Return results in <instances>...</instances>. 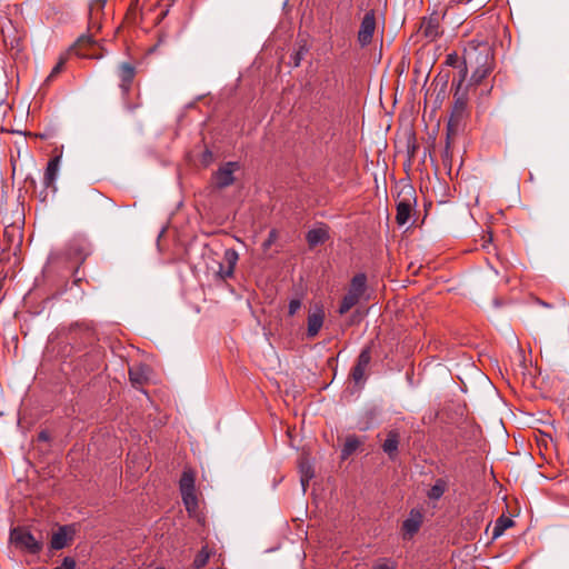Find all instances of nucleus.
<instances>
[{
	"mask_svg": "<svg viewBox=\"0 0 569 569\" xmlns=\"http://www.w3.org/2000/svg\"><path fill=\"white\" fill-rule=\"evenodd\" d=\"M399 433L396 430H390L387 435V439L382 445L383 451L392 458L398 451Z\"/></svg>",
	"mask_w": 569,
	"mask_h": 569,
	"instance_id": "nucleus-19",
	"label": "nucleus"
},
{
	"mask_svg": "<svg viewBox=\"0 0 569 569\" xmlns=\"http://www.w3.org/2000/svg\"><path fill=\"white\" fill-rule=\"evenodd\" d=\"M239 256L234 249H227L223 253V260L219 264L218 274L221 279L231 278L234 272Z\"/></svg>",
	"mask_w": 569,
	"mask_h": 569,
	"instance_id": "nucleus-10",
	"label": "nucleus"
},
{
	"mask_svg": "<svg viewBox=\"0 0 569 569\" xmlns=\"http://www.w3.org/2000/svg\"><path fill=\"white\" fill-rule=\"evenodd\" d=\"M148 368L142 365L129 369V378L133 387L142 386L148 379Z\"/></svg>",
	"mask_w": 569,
	"mask_h": 569,
	"instance_id": "nucleus-16",
	"label": "nucleus"
},
{
	"mask_svg": "<svg viewBox=\"0 0 569 569\" xmlns=\"http://www.w3.org/2000/svg\"><path fill=\"white\" fill-rule=\"evenodd\" d=\"M53 569H76V561L71 557H66L62 563Z\"/></svg>",
	"mask_w": 569,
	"mask_h": 569,
	"instance_id": "nucleus-29",
	"label": "nucleus"
},
{
	"mask_svg": "<svg viewBox=\"0 0 569 569\" xmlns=\"http://www.w3.org/2000/svg\"><path fill=\"white\" fill-rule=\"evenodd\" d=\"M376 27V12L372 9L368 10L360 22L357 34V40L361 47H367L372 42Z\"/></svg>",
	"mask_w": 569,
	"mask_h": 569,
	"instance_id": "nucleus-6",
	"label": "nucleus"
},
{
	"mask_svg": "<svg viewBox=\"0 0 569 569\" xmlns=\"http://www.w3.org/2000/svg\"><path fill=\"white\" fill-rule=\"evenodd\" d=\"M493 50L488 42L470 41L463 51L461 74L471 70V82L480 83L493 70ZM462 76H460L461 78Z\"/></svg>",
	"mask_w": 569,
	"mask_h": 569,
	"instance_id": "nucleus-1",
	"label": "nucleus"
},
{
	"mask_svg": "<svg viewBox=\"0 0 569 569\" xmlns=\"http://www.w3.org/2000/svg\"><path fill=\"white\" fill-rule=\"evenodd\" d=\"M278 234L276 230H271L268 234V238L263 241L262 247L264 250H268L273 242L277 240Z\"/></svg>",
	"mask_w": 569,
	"mask_h": 569,
	"instance_id": "nucleus-28",
	"label": "nucleus"
},
{
	"mask_svg": "<svg viewBox=\"0 0 569 569\" xmlns=\"http://www.w3.org/2000/svg\"><path fill=\"white\" fill-rule=\"evenodd\" d=\"M371 361L370 348L367 347L361 350L357 362L352 369L351 377L356 383H361L365 380L366 370Z\"/></svg>",
	"mask_w": 569,
	"mask_h": 569,
	"instance_id": "nucleus-11",
	"label": "nucleus"
},
{
	"mask_svg": "<svg viewBox=\"0 0 569 569\" xmlns=\"http://www.w3.org/2000/svg\"><path fill=\"white\" fill-rule=\"evenodd\" d=\"M79 42H88V43H90V42H91V38H90V37H87V38H80V39H79Z\"/></svg>",
	"mask_w": 569,
	"mask_h": 569,
	"instance_id": "nucleus-35",
	"label": "nucleus"
},
{
	"mask_svg": "<svg viewBox=\"0 0 569 569\" xmlns=\"http://www.w3.org/2000/svg\"><path fill=\"white\" fill-rule=\"evenodd\" d=\"M515 525L513 520L509 517L501 516L496 520L493 531H492V538L497 539L498 537L502 536L503 532L512 527Z\"/></svg>",
	"mask_w": 569,
	"mask_h": 569,
	"instance_id": "nucleus-21",
	"label": "nucleus"
},
{
	"mask_svg": "<svg viewBox=\"0 0 569 569\" xmlns=\"http://www.w3.org/2000/svg\"><path fill=\"white\" fill-rule=\"evenodd\" d=\"M9 539L17 549L30 555H38L43 548L42 541L37 539L26 527L11 529Z\"/></svg>",
	"mask_w": 569,
	"mask_h": 569,
	"instance_id": "nucleus-3",
	"label": "nucleus"
},
{
	"mask_svg": "<svg viewBox=\"0 0 569 569\" xmlns=\"http://www.w3.org/2000/svg\"><path fill=\"white\" fill-rule=\"evenodd\" d=\"M415 190L411 186H406L399 193L397 202L396 221L399 226H403L409 221L412 208L416 203Z\"/></svg>",
	"mask_w": 569,
	"mask_h": 569,
	"instance_id": "nucleus-5",
	"label": "nucleus"
},
{
	"mask_svg": "<svg viewBox=\"0 0 569 569\" xmlns=\"http://www.w3.org/2000/svg\"><path fill=\"white\" fill-rule=\"evenodd\" d=\"M184 507L189 513L196 512L198 508V499L194 491L181 492Z\"/></svg>",
	"mask_w": 569,
	"mask_h": 569,
	"instance_id": "nucleus-23",
	"label": "nucleus"
},
{
	"mask_svg": "<svg viewBox=\"0 0 569 569\" xmlns=\"http://www.w3.org/2000/svg\"><path fill=\"white\" fill-rule=\"evenodd\" d=\"M457 62H458V56L456 53L455 54H448V57H447V64L455 67Z\"/></svg>",
	"mask_w": 569,
	"mask_h": 569,
	"instance_id": "nucleus-33",
	"label": "nucleus"
},
{
	"mask_svg": "<svg viewBox=\"0 0 569 569\" xmlns=\"http://www.w3.org/2000/svg\"><path fill=\"white\" fill-rule=\"evenodd\" d=\"M421 521L422 517L420 512L411 511L409 518H407L402 523V530L405 533L412 536L419 530Z\"/></svg>",
	"mask_w": 569,
	"mask_h": 569,
	"instance_id": "nucleus-18",
	"label": "nucleus"
},
{
	"mask_svg": "<svg viewBox=\"0 0 569 569\" xmlns=\"http://www.w3.org/2000/svg\"><path fill=\"white\" fill-rule=\"evenodd\" d=\"M360 445L361 441L357 437H348L341 450V458L347 459L348 457H350L359 448Z\"/></svg>",
	"mask_w": 569,
	"mask_h": 569,
	"instance_id": "nucleus-22",
	"label": "nucleus"
},
{
	"mask_svg": "<svg viewBox=\"0 0 569 569\" xmlns=\"http://www.w3.org/2000/svg\"><path fill=\"white\" fill-rule=\"evenodd\" d=\"M446 490V482L442 479H438L435 485L428 491V497L433 500H438Z\"/></svg>",
	"mask_w": 569,
	"mask_h": 569,
	"instance_id": "nucleus-26",
	"label": "nucleus"
},
{
	"mask_svg": "<svg viewBox=\"0 0 569 569\" xmlns=\"http://www.w3.org/2000/svg\"><path fill=\"white\" fill-rule=\"evenodd\" d=\"M78 272H79V266L74 270V276H77Z\"/></svg>",
	"mask_w": 569,
	"mask_h": 569,
	"instance_id": "nucleus-37",
	"label": "nucleus"
},
{
	"mask_svg": "<svg viewBox=\"0 0 569 569\" xmlns=\"http://www.w3.org/2000/svg\"><path fill=\"white\" fill-rule=\"evenodd\" d=\"M180 491H194V477L190 471H184L180 479Z\"/></svg>",
	"mask_w": 569,
	"mask_h": 569,
	"instance_id": "nucleus-25",
	"label": "nucleus"
},
{
	"mask_svg": "<svg viewBox=\"0 0 569 569\" xmlns=\"http://www.w3.org/2000/svg\"><path fill=\"white\" fill-rule=\"evenodd\" d=\"M136 69L128 62H122L118 69V77L120 79V88L122 92L127 93L130 90V86L134 79Z\"/></svg>",
	"mask_w": 569,
	"mask_h": 569,
	"instance_id": "nucleus-12",
	"label": "nucleus"
},
{
	"mask_svg": "<svg viewBox=\"0 0 569 569\" xmlns=\"http://www.w3.org/2000/svg\"><path fill=\"white\" fill-rule=\"evenodd\" d=\"M90 243L84 239H72L64 249V256L74 263H82L90 254Z\"/></svg>",
	"mask_w": 569,
	"mask_h": 569,
	"instance_id": "nucleus-7",
	"label": "nucleus"
},
{
	"mask_svg": "<svg viewBox=\"0 0 569 569\" xmlns=\"http://www.w3.org/2000/svg\"><path fill=\"white\" fill-rule=\"evenodd\" d=\"M39 439H41V440H48V436H47V433H46L44 431L40 432V433H39Z\"/></svg>",
	"mask_w": 569,
	"mask_h": 569,
	"instance_id": "nucleus-34",
	"label": "nucleus"
},
{
	"mask_svg": "<svg viewBox=\"0 0 569 569\" xmlns=\"http://www.w3.org/2000/svg\"><path fill=\"white\" fill-rule=\"evenodd\" d=\"M239 163L233 161L221 166L214 173L216 186L220 189L231 186L234 182L233 173L239 170Z\"/></svg>",
	"mask_w": 569,
	"mask_h": 569,
	"instance_id": "nucleus-8",
	"label": "nucleus"
},
{
	"mask_svg": "<svg viewBox=\"0 0 569 569\" xmlns=\"http://www.w3.org/2000/svg\"><path fill=\"white\" fill-rule=\"evenodd\" d=\"M440 20L437 14H432L429 18H425L421 23V31L425 34V37L433 40L436 39L440 31Z\"/></svg>",
	"mask_w": 569,
	"mask_h": 569,
	"instance_id": "nucleus-13",
	"label": "nucleus"
},
{
	"mask_svg": "<svg viewBox=\"0 0 569 569\" xmlns=\"http://www.w3.org/2000/svg\"><path fill=\"white\" fill-rule=\"evenodd\" d=\"M59 164V157H56L48 162L43 178V183L47 188H53L56 190L54 182L58 176Z\"/></svg>",
	"mask_w": 569,
	"mask_h": 569,
	"instance_id": "nucleus-15",
	"label": "nucleus"
},
{
	"mask_svg": "<svg viewBox=\"0 0 569 569\" xmlns=\"http://www.w3.org/2000/svg\"><path fill=\"white\" fill-rule=\"evenodd\" d=\"M64 66V59L61 58L59 62L52 68L49 76L46 78L44 83L49 84L63 69Z\"/></svg>",
	"mask_w": 569,
	"mask_h": 569,
	"instance_id": "nucleus-27",
	"label": "nucleus"
},
{
	"mask_svg": "<svg viewBox=\"0 0 569 569\" xmlns=\"http://www.w3.org/2000/svg\"><path fill=\"white\" fill-rule=\"evenodd\" d=\"M540 305H542L543 307H550L548 303L543 302V301H539Z\"/></svg>",
	"mask_w": 569,
	"mask_h": 569,
	"instance_id": "nucleus-36",
	"label": "nucleus"
},
{
	"mask_svg": "<svg viewBox=\"0 0 569 569\" xmlns=\"http://www.w3.org/2000/svg\"><path fill=\"white\" fill-rule=\"evenodd\" d=\"M325 313L321 309L310 313L308 316V328L307 335L309 338L316 337L322 328Z\"/></svg>",
	"mask_w": 569,
	"mask_h": 569,
	"instance_id": "nucleus-14",
	"label": "nucleus"
},
{
	"mask_svg": "<svg viewBox=\"0 0 569 569\" xmlns=\"http://www.w3.org/2000/svg\"><path fill=\"white\" fill-rule=\"evenodd\" d=\"M465 79L466 72L459 79L456 87V91L453 93V106L447 126V146L443 152V159L451 158L449 138L451 134H455L460 129L463 120L469 116L468 94L467 90L462 88V82L465 81Z\"/></svg>",
	"mask_w": 569,
	"mask_h": 569,
	"instance_id": "nucleus-2",
	"label": "nucleus"
},
{
	"mask_svg": "<svg viewBox=\"0 0 569 569\" xmlns=\"http://www.w3.org/2000/svg\"><path fill=\"white\" fill-rule=\"evenodd\" d=\"M328 238L327 230L322 228L312 229L307 233V241L310 247H316L320 243H323Z\"/></svg>",
	"mask_w": 569,
	"mask_h": 569,
	"instance_id": "nucleus-20",
	"label": "nucleus"
},
{
	"mask_svg": "<svg viewBox=\"0 0 569 569\" xmlns=\"http://www.w3.org/2000/svg\"><path fill=\"white\" fill-rule=\"evenodd\" d=\"M170 3H173L176 0H168Z\"/></svg>",
	"mask_w": 569,
	"mask_h": 569,
	"instance_id": "nucleus-38",
	"label": "nucleus"
},
{
	"mask_svg": "<svg viewBox=\"0 0 569 569\" xmlns=\"http://www.w3.org/2000/svg\"><path fill=\"white\" fill-rule=\"evenodd\" d=\"M301 308V301L299 299H292L289 302V315L293 316Z\"/></svg>",
	"mask_w": 569,
	"mask_h": 569,
	"instance_id": "nucleus-30",
	"label": "nucleus"
},
{
	"mask_svg": "<svg viewBox=\"0 0 569 569\" xmlns=\"http://www.w3.org/2000/svg\"><path fill=\"white\" fill-rule=\"evenodd\" d=\"M212 152L208 149L204 150V152L202 153V159H201V162L204 164V166H209L212 161Z\"/></svg>",
	"mask_w": 569,
	"mask_h": 569,
	"instance_id": "nucleus-31",
	"label": "nucleus"
},
{
	"mask_svg": "<svg viewBox=\"0 0 569 569\" xmlns=\"http://www.w3.org/2000/svg\"><path fill=\"white\" fill-rule=\"evenodd\" d=\"M372 569H395L393 565L389 561H382L372 567Z\"/></svg>",
	"mask_w": 569,
	"mask_h": 569,
	"instance_id": "nucleus-32",
	"label": "nucleus"
},
{
	"mask_svg": "<svg viewBox=\"0 0 569 569\" xmlns=\"http://www.w3.org/2000/svg\"><path fill=\"white\" fill-rule=\"evenodd\" d=\"M367 288V277L365 273L356 274L350 282L348 292L342 298L338 312L346 315L363 297Z\"/></svg>",
	"mask_w": 569,
	"mask_h": 569,
	"instance_id": "nucleus-4",
	"label": "nucleus"
},
{
	"mask_svg": "<svg viewBox=\"0 0 569 569\" xmlns=\"http://www.w3.org/2000/svg\"><path fill=\"white\" fill-rule=\"evenodd\" d=\"M210 556H211V550L207 546L202 547L201 550L194 557V560H193L194 568L196 569L203 568L208 563Z\"/></svg>",
	"mask_w": 569,
	"mask_h": 569,
	"instance_id": "nucleus-24",
	"label": "nucleus"
},
{
	"mask_svg": "<svg viewBox=\"0 0 569 569\" xmlns=\"http://www.w3.org/2000/svg\"><path fill=\"white\" fill-rule=\"evenodd\" d=\"M74 529L71 526H62L52 533L50 547L53 550H61L66 548L72 540Z\"/></svg>",
	"mask_w": 569,
	"mask_h": 569,
	"instance_id": "nucleus-9",
	"label": "nucleus"
},
{
	"mask_svg": "<svg viewBox=\"0 0 569 569\" xmlns=\"http://www.w3.org/2000/svg\"><path fill=\"white\" fill-rule=\"evenodd\" d=\"M299 473H300V482H301L302 491L306 492L310 480L315 476L313 468L307 459L300 460Z\"/></svg>",
	"mask_w": 569,
	"mask_h": 569,
	"instance_id": "nucleus-17",
	"label": "nucleus"
}]
</instances>
